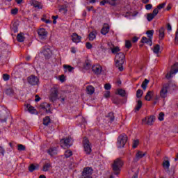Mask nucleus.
<instances>
[{
  "instance_id": "f257e3e1",
  "label": "nucleus",
  "mask_w": 178,
  "mask_h": 178,
  "mask_svg": "<svg viewBox=\"0 0 178 178\" xmlns=\"http://www.w3.org/2000/svg\"><path fill=\"white\" fill-rule=\"evenodd\" d=\"M125 58L126 56H124V53L123 52H120L115 55V66L118 67L120 72H123V65Z\"/></svg>"
},
{
  "instance_id": "f03ea898",
  "label": "nucleus",
  "mask_w": 178,
  "mask_h": 178,
  "mask_svg": "<svg viewBox=\"0 0 178 178\" xmlns=\"http://www.w3.org/2000/svg\"><path fill=\"white\" fill-rule=\"evenodd\" d=\"M123 165H124V163L120 158H118L114 161L113 163L112 164V168L113 172H115V175H118L119 173H120V169H122Z\"/></svg>"
},
{
  "instance_id": "7ed1b4c3",
  "label": "nucleus",
  "mask_w": 178,
  "mask_h": 178,
  "mask_svg": "<svg viewBox=\"0 0 178 178\" xmlns=\"http://www.w3.org/2000/svg\"><path fill=\"white\" fill-rule=\"evenodd\" d=\"M59 95V89L56 87H53L50 90V95L49 96V99L50 102H55L56 99H58V97Z\"/></svg>"
},
{
  "instance_id": "20e7f679",
  "label": "nucleus",
  "mask_w": 178,
  "mask_h": 178,
  "mask_svg": "<svg viewBox=\"0 0 178 178\" xmlns=\"http://www.w3.org/2000/svg\"><path fill=\"white\" fill-rule=\"evenodd\" d=\"M127 143V135L122 134L120 135L118 138L117 147L118 148H123Z\"/></svg>"
},
{
  "instance_id": "39448f33",
  "label": "nucleus",
  "mask_w": 178,
  "mask_h": 178,
  "mask_svg": "<svg viewBox=\"0 0 178 178\" xmlns=\"http://www.w3.org/2000/svg\"><path fill=\"white\" fill-rule=\"evenodd\" d=\"M82 144L83 145L84 151L86 154V155H90L92 151L91 149V145H90V140L87 137L83 138V140L82 142Z\"/></svg>"
},
{
  "instance_id": "423d86ee",
  "label": "nucleus",
  "mask_w": 178,
  "mask_h": 178,
  "mask_svg": "<svg viewBox=\"0 0 178 178\" xmlns=\"http://www.w3.org/2000/svg\"><path fill=\"white\" fill-rule=\"evenodd\" d=\"M170 87V83L163 84L161 90H160L161 98H166V97H168V90H169Z\"/></svg>"
},
{
  "instance_id": "0eeeda50",
  "label": "nucleus",
  "mask_w": 178,
  "mask_h": 178,
  "mask_svg": "<svg viewBox=\"0 0 178 178\" xmlns=\"http://www.w3.org/2000/svg\"><path fill=\"white\" fill-rule=\"evenodd\" d=\"M178 73V63H175L172 67L170 73L166 74L165 79L169 80L171 77H173V74Z\"/></svg>"
},
{
  "instance_id": "6e6552de",
  "label": "nucleus",
  "mask_w": 178,
  "mask_h": 178,
  "mask_svg": "<svg viewBox=\"0 0 178 178\" xmlns=\"http://www.w3.org/2000/svg\"><path fill=\"white\" fill-rule=\"evenodd\" d=\"M42 54L45 59H51L52 56V50H51V47L49 45H45L43 47Z\"/></svg>"
},
{
  "instance_id": "1a4fd4ad",
  "label": "nucleus",
  "mask_w": 178,
  "mask_h": 178,
  "mask_svg": "<svg viewBox=\"0 0 178 178\" xmlns=\"http://www.w3.org/2000/svg\"><path fill=\"white\" fill-rule=\"evenodd\" d=\"M38 35L40 40H47L48 37V31L44 28L38 29Z\"/></svg>"
},
{
  "instance_id": "9d476101",
  "label": "nucleus",
  "mask_w": 178,
  "mask_h": 178,
  "mask_svg": "<svg viewBox=\"0 0 178 178\" xmlns=\"http://www.w3.org/2000/svg\"><path fill=\"white\" fill-rule=\"evenodd\" d=\"M27 81L31 86H37L40 82V79L35 75H31L28 76Z\"/></svg>"
},
{
  "instance_id": "9b49d317",
  "label": "nucleus",
  "mask_w": 178,
  "mask_h": 178,
  "mask_svg": "<svg viewBox=\"0 0 178 178\" xmlns=\"http://www.w3.org/2000/svg\"><path fill=\"white\" fill-rule=\"evenodd\" d=\"M72 141V138L67 137L64 138L60 140V144L61 147H66L67 148H69L72 147V143H70Z\"/></svg>"
},
{
  "instance_id": "f8f14e48",
  "label": "nucleus",
  "mask_w": 178,
  "mask_h": 178,
  "mask_svg": "<svg viewBox=\"0 0 178 178\" xmlns=\"http://www.w3.org/2000/svg\"><path fill=\"white\" fill-rule=\"evenodd\" d=\"M92 168L86 167L82 172V177H92Z\"/></svg>"
},
{
  "instance_id": "ddd939ff",
  "label": "nucleus",
  "mask_w": 178,
  "mask_h": 178,
  "mask_svg": "<svg viewBox=\"0 0 178 178\" xmlns=\"http://www.w3.org/2000/svg\"><path fill=\"white\" fill-rule=\"evenodd\" d=\"M154 122H155L154 115L146 117L142 120V124H147L148 126H152L154 124Z\"/></svg>"
},
{
  "instance_id": "4468645a",
  "label": "nucleus",
  "mask_w": 178,
  "mask_h": 178,
  "mask_svg": "<svg viewBox=\"0 0 178 178\" xmlns=\"http://www.w3.org/2000/svg\"><path fill=\"white\" fill-rule=\"evenodd\" d=\"M40 108L43 111H45L46 113H52L51 111V104L49 103H42L40 106Z\"/></svg>"
},
{
  "instance_id": "2eb2a0df",
  "label": "nucleus",
  "mask_w": 178,
  "mask_h": 178,
  "mask_svg": "<svg viewBox=\"0 0 178 178\" xmlns=\"http://www.w3.org/2000/svg\"><path fill=\"white\" fill-rule=\"evenodd\" d=\"M92 71L93 72V73H95V74H97L98 76L102 72V66L98 64L93 65L92 67Z\"/></svg>"
},
{
  "instance_id": "dca6fc26",
  "label": "nucleus",
  "mask_w": 178,
  "mask_h": 178,
  "mask_svg": "<svg viewBox=\"0 0 178 178\" xmlns=\"http://www.w3.org/2000/svg\"><path fill=\"white\" fill-rule=\"evenodd\" d=\"M147 155V152L138 151L135 158L134 159V162H138L140 159H142V158H144V156Z\"/></svg>"
},
{
  "instance_id": "f3484780",
  "label": "nucleus",
  "mask_w": 178,
  "mask_h": 178,
  "mask_svg": "<svg viewBox=\"0 0 178 178\" xmlns=\"http://www.w3.org/2000/svg\"><path fill=\"white\" fill-rule=\"evenodd\" d=\"M71 37L73 42L79 44V42H81V36L79 35L76 33H73Z\"/></svg>"
},
{
  "instance_id": "a211bd4d",
  "label": "nucleus",
  "mask_w": 178,
  "mask_h": 178,
  "mask_svg": "<svg viewBox=\"0 0 178 178\" xmlns=\"http://www.w3.org/2000/svg\"><path fill=\"white\" fill-rule=\"evenodd\" d=\"M52 168V163L51 161H48L44 163L42 168L43 172H48Z\"/></svg>"
},
{
  "instance_id": "6ab92c4d",
  "label": "nucleus",
  "mask_w": 178,
  "mask_h": 178,
  "mask_svg": "<svg viewBox=\"0 0 178 178\" xmlns=\"http://www.w3.org/2000/svg\"><path fill=\"white\" fill-rule=\"evenodd\" d=\"M109 24H104L102 30H101V33L103 35H106V34H108L109 33Z\"/></svg>"
},
{
  "instance_id": "aec40b11",
  "label": "nucleus",
  "mask_w": 178,
  "mask_h": 178,
  "mask_svg": "<svg viewBox=\"0 0 178 178\" xmlns=\"http://www.w3.org/2000/svg\"><path fill=\"white\" fill-rule=\"evenodd\" d=\"M30 3L34 6V8H37L38 9H42V5L38 1L31 0Z\"/></svg>"
},
{
  "instance_id": "412c9836",
  "label": "nucleus",
  "mask_w": 178,
  "mask_h": 178,
  "mask_svg": "<svg viewBox=\"0 0 178 178\" xmlns=\"http://www.w3.org/2000/svg\"><path fill=\"white\" fill-rule=\"evenodd\" d=\"M140 42L142 44H147V45H149L151 47L152 45V40L149 39V38H147V37L143 36L140 40Z\"/></svg>"
},
{
  "instance_id": "4be33fe9",
  "label": "nucleus",
  "mask_w": 178,
  "mask_h": 178,
  "mask_svg": "<svg viewBox=\"0 0 178 178\" xmlns=\"http://www.w3.org/2000/svg\"><path fill=\"white\" fill-rule=\"evenodd\" d=\"M63 67L64 69L65 73H66L67 72L72 73L74 70V68L72 65H70L64 64L63 65Z\"/></svg>"
},
{
  "instance_id": "5701e85b",
  "label": "nucleus",
  "mask_w": 178,
  "mask_h": 178,
  "mask_svg": "<svg viewBox=\"0 0 178 178\" xmlns=\"http://www.w3.org/2000/svg\"><path fill=\"white\" fill-rule=\"evenodd\" d=\"M165 38V28L161 27L159 30V39L162 40Z\"/></svg>"
},
{
  "instance_id": "b1692460",
  "label": "nucleus",
  "mask_w": 178,
  "mask_h": 178,
  "mask_svg": "<svg viewBox=\"0 0 178 178\" xmlns=\"http://www.w3.org/2000/svg\"><path fill=\"white\" fill-rule=\"evenodd\" d=\"M10 29L13 33H17L19 31V22H15L10 26Z\"/></svg>"
},
{
  "instance_id": "393cba45",
  "label": "nucleus",
  "mask_w": 178,
  "mask_h": 178,
  "mask_svg": "<svg viewBox=\"0 0 178 178\" xmlns=\"http://www.w3.org/2000/svg\"><path fill=\"white\" fill-rule=\"evenodd\" d=\"M58 11L63 15H66L67 13V6L62 5L59 6Z\"/></svg>"
},
{
  "instance_id": "a878e982",
  "label": "nucleus",
  "mask_w": 178,
  "mask_h": 178,
  "mask_svg": "<svg viewBox=\"0 0 178 178\" xmlns=\"http://www.w3.org/2000/svg\"><path fill=\"white\" fill-rule=\"evenodd\" d=\"M83 68L86 69V70H88L91 69V61L88 59H86L83 63Z\"/></svg>"
},
{
  "instance_id": "bb28decb",
  "label": "nucleus",
  "mask_w": 178,
  "mask_h": 178,
  "mask_svg": "<svg viewBox=\"0 0 178 178\" xmlns=\"http://www.w3.org/2000/svg\"><path fill=\"white\" fill-rule=\"evenodd\" d=\"M86 91L88 94H89L90 95H92V94L95 92V88L92 86L89 85L86 88Z\"/></svg>"
},
{
  "instance_id": "cd10ccee",
  "label": "nucleus",
  "mask_w": 178,
  "mask_h": 178,
  "mask_svg": "<svg viewBox=\"0 0 178 178\" xmlns=\"http://www.w3.org/2000/svg\"><path fill=\"white\" fill-rule=\"evenodd\" d=\"M26 108L28 109V111L29 113H32V114H34L35 113L36 111L35 108L33 106H31L30 104H26Z\"/></svg>"
},
{
  "instance_id": "c85d7f7f",
  "label": "nucleus",
  "mask_w": 178,
  "mask_h": 178,
  "mask_svg": "<svg viewBox=\"0 0 178 178\" xmlns=\"http://www.w3.org/2000/svg\"><path fill=\"white\" fill-rule=\"evenodd\" d=\"M115 94L120 95V97H126V90L123 89H118Z\"/></svg>"
},
{
  "instance_id": "c756f323",
  "label": "nucleus",
  "mask_w": 178,
  "mask_h": 178,
  "mask_svg": "<svg viewBox=\"0 0 178 178\" xmlns=\"http://www.w3.org/2000/svg\"><path fill=\"white\" fill-rule=\"evenodd\" d=\"M152 95H154V92L148 91L145 97V101H150L152 98Z\"/></svg>"
},
{
  "instance_id": "7c9ffc66",
  "label": "nucleus",
  "mask_w": 178,
  "mask_h": 178,
  "mask_svg": "<svg viewBox=\"0 0 178 178\" xmlns=\"http://www.w3.org/2000/svg\"><path fill=\"white\" fill-rule=\"evenodd\" d=\"M47 153L49 154V155H50V156H54V155L56 154V148L51 147L47 150Z\"/></svg>"
},
{
  "instance_id": "2f4dec72",
  "label": "nucleus",
  "mask_w": 178,
  "mask_h": 178,
  "mask_svg": "<svg viewBox=\"0 0 178 178\" xmlns=\"http://www.w3.org/2000/svg\"><path fill=\"white\" fill-rule=\"evenodd\" d=\"M96 38H97V35H95V31H92L89 33V35H88L89 41H94V40H95Z\"/></svg>"
},
{
  "instance_id": "473e14b6",
  "label": "nucleus",
  "mask_w": 178,
  "mask_h": 178,
  "mask_svg": "<svg viewBox=\"0 0 178 178\" xmlns=\"http://www.w3.org/2000/svg\"><path fill=\"white\" fill-rule=\"evenodd\" d=\"M49 123H51V118H49V116H46L43 119V124H44V126H48V124H49Z\"/></svg>"
},
{
  "instance_id": "72a5a7b5",
  "label": "nucleus",
  "mask_w": 178,
  "mask_h": 178,
  "mask_svg": "<svg viewBox=\"0 0 178 178\" xmlns=\"http://www.w3.org/2000/svg\"><path fill=\"white\" fill-rule=\"evenodd\" d=\"M146 34L148 38L152 41V38L154 37V30L147 31Z\"/></svg>"
},
{
  "instance_id": "f704fd0d",
  "label": "nucleus",
  "mask_w": 178,
  "mask_h": 178,
  "mask_svg": "<svg viewBox=\"0 0 178 178\" xmlns=\"http://www.w3.org/2000/svg\"><path fill=\"white\" fill-rule=\"evenodd\" d=\"M106 118L109 119L110 122H113L115 120V114L113 112H110L106 115Z\"/></svg>"
},
{
  "instance_id": "c9c22d12",
  "label": "nucleus",
  "mask_w": 178,
  "mask_h": 178,
  "mask_svg": "<svg viewBox=\"0 0 178 178\" xmlns=\"http://www.w3.org/2000/svg\"><path fill=\"white\" fill-rule=\"evenodd\" d=\"M17 40L18 41V42H23L24 41V36L22 33H19L17 35Z\"/></svg>"
},
{
  "instance_id": "e433bc0d",
  "label": "nucleus",
  "mask_w": 178,
  "mask_h": 178,
  "mask_svg": "<svg viewBox=\"0 0 178 178\" xmlns=\"http://www.w3.org/2000/svg\"><path fill=\"white\" fill-rule=\"evenodd\" d=\"M161 50V46L159 44H156L153 49V52L158 55L159 51Z\"/></svg>"
},
{
  "instance_id": "4c0bfd02",
  "label": "nucleus",
  "mask_w": 178,
  "mask_h": 178,
  "mask_svg": "<svg viewBox=\"0 0 178 178\" xmlns=\"http://www.w3.org/2000/svg\"><path fill=\"white\" fill-rule=\"evenodd\" d=\"M148 83H149V81L147 79H145L144 81L142 83L141 87L143 90H147V86H148Z\"/></svg>"
},
{
  "instance_id": "58836bf2",
  "label": "nucleus",
  "mask_w": 178,
  "mask_h": 178,
  "mask_svg": "<svg viewBox=\"0 0 178 178\" xmlns=\"http://www.w3.org/2000/svg\"><path fill=\"white\" fill-rule=\"evenodd\" d=\"M143 106V102L141 100H138L136 106L135 107V109L136 111H140Z\"/></svg>"
},
{
  "instance_id": "ea45409f",
  "label": "nucleus",
  "mask_w": 178,
  "mask_h": 178,
  "mask_svg": "<svg viewBox=\"0 0 178 178\" xmlns=\"http://www.w3.org/2000/svg\"><path fill=\"white\" fill-rule=\"evenodd\" d=\"M111 52L114 55H118V52H120V49L119 48V47H115L111 49Z\"/></svg>"
},
{
  "instance_id": "a19ab883",
  "label": "nucleus",
  "mask_w": 178,
  "mask_h": 178,
  "mask_svg": "<svg viewBox=\"0 0 178 178\" xmlns=\"http://www.w3.org/2000/svg\"><path fill=\"white\" fill-rule=\"evenodd\" d=\"M162 165L164 169H169V168L170 167V163L168 160L164 161Z\"/></svg>"
},
{
  "instance_id": "79ce46f5",
  "label": "nucleus",
  "mask_w": 178,
  "mask_h": 178,
  "mask_svg": "<svg viewBox=\"0 0 178 178\" xmlns=\"http://www.w3.org/2000/svg\"><path fill=\"white\" fill-rule=\"evenodd\" d=\"M72 155H73V152H72V150L68 149V150L65 151V158H70V156H72Z\"/></svg>"
},
{
  "instance_id": "37998d69",
  "label": "nucleus",
  "mask_w": 178,
  "mask_h": 178,
  "mask_svg": "<svg viewBox=\"0 0 178 178\" xmlns=\"http://www.w3.org/2000/svg\"><path fill=\"white\" fill-rule=\"evenodd\" d=\"M154 18H155L154 15H153L152 13H147V19L149 22H152V19H154Z\"/></svg>"
},
{
  "instance_id": "c03bdc74",
  "label": "nucleus",
  "mask_w": 178,
  "mask_h": 178,
  "mask_svg": "<svg viewBox=\"0 0 178 178\" xmlns=\"http://www.w3.org/2000/svg\"><path fill=\"white\" fill-rule=\"evenodd\" d=\"M132 44H131V41L130 40H125V48H127V49H130V48H131Z\"/></svg>"
},
{
  "instance_id": "a18cd8bd",
  "label": "nucleus",
  "mask_w": 178,
  "mask_h": 178,
  "mask_svg": "<svg viewBox=\"0 0 178 178\" xmlns=\"http://www.w3.org/2000/svg\"><path fill=\"white\" fill-rule=\"evenodd\" d=\"M143 90L141 89H138L137 91H136V97L137 98H141V97H143Z\"/></svg>"
},
{
  "instance_id": "49530a36",
  "label": "nucleus",
  "mask_w": 178,
  "mask_h": 178,
  "mask_svg": "<svg viewBox=\"0 0 178 178\" xmlns=\"http://www.w3.org/2000/svg\"><path fill=\"white\" fill-rule=\"evenodd\" d=\"M17 150L18 151H26V146H24L22 144H19L17 145Z\"/></svg>"
},
{
  "instance_id": "de8ad7c7",
  "label": "nucleus",
  "mask_w": 178,
  "mask_h": 178,
  "mask_svg": "<svg viewBox=\"0 0 178 178\" xmlns=\"http://www.w3.org/2000/svg\"><path fill=\"white\" fill-rule=\"evenodd\" d=\"M138 144H140V140H134V143H133V148L136 149L137 148V147H138Z\"/></svg>"
},
{
  "instance_id": "09e8293b",
  "label": "nucleus",
  "mask_w": 178,
  "mask_h": 178,
  "mask_svg": "<svg viewBox=\"0 0 178 178\" xmlns=\"http://www.w3.org/2000/svg\"><path fill=\"white\" fill-rule=\"evenodd\" d=\"M6 94L7 95H13V89L8 88L6 90Z\"/></svg>"
},
{
  "instance_id": "8fccbe9b",
  "label": "nucleus",
  "mask_w": 178,
  "mask_h": 178,
  "mask_svg": "<svg viewBox=\"0 0 178 178\" xmlns=\"http://www.w3.org/2000/svg\"><path fill=\"white\" fill-rule=\"evenodd\" d=\"M9 79H10V74H3V79L4 80V81H8V80H9Z\"/></svg>"
},
{
  "instance_id": "3c124183",
  "label": "nucleus",
  "mask_w": 178,
  "mask_h": 178,
  "mask_svg": "<svg viewBox=\"0 0 178 178\" xmlns=\"http://www.w3.org/2000/svg\"><path fill=\"white\" fill-rule=\"evenodd\" d=\"M107 2L111 6H116V0H107Z\"/></svg>"
},
{
  "instance_id": "603ef678",
  "label": "nucleus",
  "mask_w": 178,
  "mask_h": 178,
  "mask_svg": "<svg viewBox=\"0 0 178 178\" xmlns=\"http://www.w3.org/2000/svg\"><path fill=\"white\" fill-rule=\"evenodd\" d=\"M163 118H165V113H163V112H161L159 115V120H160V122L163 121Z\"/></svg>"
},
{
  "instance_id": "864d4df0",
  "label": "nucleus",
  "mask_w": 178,
  "mask_h": 178,
  "mask_svg": "<svg viewBox=\"0 0 178 178\" xmlns=\"http://www.w3.org/2000/svg\"><path fill=\"white\" fill-rule=\"evenodd\" d=\"M165 6H166V3H162L159 4V6H157V8L159 10H161V9H163V8H165Z\"/></svg>"
},
{
  "instance_id": "5fc2aeb1",
  "label": "nucleus",
  "mask_w": 178,
  "mask_h": 178,
  "mask_svg": "<svg viewBox=\"0 0 178 178\" xmlns=\"http://www.w3.org/2000/svg\"><path fill=\"white\" fill-rule=\"evenodd\" d=\"M29 172H34V170H35V165L34 164H31L29 167Z\"/></svg>"
},
{
  "instance_id": "6e6d98bb",
  "label": "nucleus",
  "mask_w": 178,
  "mask_h": 178,
  "mask_svg": "<svg viewBox=\"0 0 178 178\" xmlns=\"http://www.w3.org/2000/svg\"><path fill=\"white\" fill-rule=\"evenodd\" d=\"M42 22H44V23H46V24H50L51 23H52V21L51 19H47L45 18H42Z\"/></svg>"
},
{
  "instance_id": "4d7b16f0",
  "label": "nucleus",
  "mask_w": 178,
  "mask_h": 178,
  "mask_svg": "<svg viewBox=\"0 0 178 178\" xmlns=\"http://www.w3.org/2000/svg\"><path fill=\"white\" fill-rule=\"evenodd\" d=\"M19 12V9L14 8L11 10L12 15H17V13Z\"/></svg>"
},
{
  "instance_id": "13d9d810",
  "label": "nucleus",
  "mask_w": 178,
  "mask_h": 178,
  "mask_svg": "<svg viewBox=\"0 0 178 178\" xmlns=\"http://www.w3.org/2000/svg\"><path fill=\"white\" fill-rule=\"evenodd\" d=\"M86 46L88 49H91V48H92V44H91L90 42H86Z\"/></svg>"
},
{
  "instance_id": "bf43d9fd",
  "label": "nucleus",
  "mask_w": 178,
  "mask_h": 178,
  "mask_svg": "<svg viewBox=\"0 0 178 178\" xmlns=\"http://www.w3.org/2000/svg\"><path fill=\"white\" fill-rule=\"evenodd\" d=\"M105 90H111L112 88V86L109 83H106L104 85Z\"/></svg>"
},
{
  "instance_id": "052dcab7",
  "label": "nucleus",
  "mask_w": 178,
  "mask_h": 178,
  "mask_svg": "<svg viewBox=\"0 0 178 178\" xmlns=\"http://www.w3.org/2000/svg\"><path fill=\"white\" fill-rule=\"evenodd\" d=\"M152 13L154 15V16H156L158 13H159V10L156 8L153 10Z\"/></svg>"
},
{
  "instance_id": "680f3d73",
  "label": "nucleus",
  "mask_w": 178,
  "mask_h": 178,
  "mask_svg": "<svg viewBox=\"0 0 178 178\" xmlns=\"http://www.w3.org/2000/svg\"><path fill=\"white\" fill-rule=\"evenodd\" d=\"M0 154L3 156L5 155V149L0 146Z\"/></svg>"
},
{
  "instance_id": "e2e57ef3",
  "label": "nucleus",
  "mask_w": 178,
  "mask_h": 178,
  "mask_svg": "<svg viewBox=\"0 0 178 178\" xmlns=\"http://www.w3.org/2000/svg\"><path fill=\"white\" fill-rule=\"evenodd\" d=\"M145 9L147 10H151V9H152V4H147L145 6Z\"/></svg>"
},
{
  "instance_id": "0e129e2a",
  "label": "nucleus",
  "mask_w": 178,
  "mask_h": 178,
  "mask_svg": "<svg viewBox=\"0 0 178 178\" xmlns=\"http://www.w3.org/2000/svg\"><path fill=\"white\" fill-rule=\"evenodd\" d=\"M35 102H39V101H41V97H40L38 95H35Z\"/></svg>"
},
{
  "instance_id": "69168bd1",
  "label": "nucleus",
  "mask_w": 178,
  "mask_h": 178,
  "mask_svg": "<svg viewBox=\"0 0 178 178\" xmlns=\"http://www.w3.org/2000/svg\"><path fill=\"white\" fill-rule=\"evenodd\" d=\"M104 97L105 98H109V97H111V92L107 91L104 93Z\"/></svg>"
},
{
  "instance_id": "338daca9",
  "label": "nucleus",
  "mask_w": 178,
  "mask_h": 178,
  "mask_svg": "<svg viewBox=\"0 0 178 178\" xmlns=\"http://www.w3.org/2000/svg\"><path fill=\"white\" fill-rule=\"evenodd\" d=\"M137 41H138V38L137 36H134L132 38V42L136 43V42H137Z\"/></svg>"
},
{
  "instance_id": "774afa93",
  "label": "nucleus",
  "mask_w": 178,
  "mask_h": 178,
  "mask_svg": "<svg viewBox=\"0 0 178 178\" xmlns=\"http://www.w3.org/2000/svg\"><path fill=\"white\" fill-rule=\"evenodd\" d=\"M167 30L168 31H172V25L170 24H167Z\"/></svg>"
}]
</instances>
